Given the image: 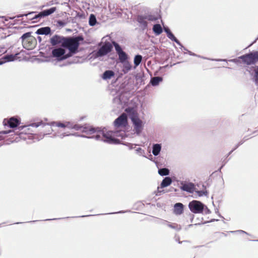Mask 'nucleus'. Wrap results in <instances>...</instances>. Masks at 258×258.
Wrapping results in <instances>:
<instances>
[{
  "label": "nucleus",
  "instance_id": "nucleus-31",
  "mask_svg": "<svg viewBox=\"0 0 258 258\" xmlns=\"http://www.w3.org/2000/svg\"><path fill=\"white\" fill-rule=\"evenodd\" d=\"M142 56L140 54L135 55L134 59V63L135 65V68L138 67L141 62L142 60Z\"/></svg>",
  "mask_w": 258,
  "mask_h": 258
},
{
  "label": "nucleus",
  "instance_id": "nucleus-35",
  "mask_svg": "<svg viewBox=\"0 0 258 258\" xmlns=\"http://www.w3.org/2000/svg\"><path fill=\"white\" fill-rule=\"evenodd\" d=\"M168 227L172 229H175L177 231H179L181 229V227L180 225H178L176 223H171L170 222H169V224H168Z\"/></svg>",
  "mask_w": 258,
  "mask_h": 258
},
{
  "label": "nucleus",
  "instance_id": "nucleus-49",
  "mask_svg": "<svg viewBox=\"0 0 258 258\" xmlns=\"http://www.w3.org/2000/svg\"><path fill=\"white\" fill-rule=\"evenodd\" d=\"M228 61L234 62L235 63H238L240 62L239 60L237 59V58H234V59H230Z\"/></svg>",
  "mask_w": 258,
  "mask_h": 258
},
{
  "label": "nucleus",
  "instance_id": "nucleus-59",
  "mask_svg": "<svg viewBox=\"0 0 258 258\" xmlns=\"http://www.w3.org/2000/svg\"><path fill=\"white\" fill-rule=\"evenodd\" d=\"M57 219H57V218H53V219H46V220H45V221L55 220H57ZM58 219H60V218H59Z\"/></svg>",
  "mask_w": 258,
  "mask_h": 258
},
{
  "label": "nucleus",
  "instance_id": "nucleus-22",
  "mask_svg": "<svg viewBox=\"0 0 258 258\" xmlns=\"http://www.w3.org/2000/svg\"><path fill=\"white\" fill-rule=\"evenodd\" d=\"M121 63L122 64V71L124 74H127L131 70L132 66L128 61H126Z\"/></svg>",
  "mask_w": 258,
  "mask_h": 258
},
{
  "label": "nucleus",
  "instance_id": "nucleus-28",
  "mask_svg": "<svg viewBox=\"0 0 258 258\" xmlns=\"http://www.w3.org/2000/svg\"><path fill=\"white\" fill-rule=\"evenodd\" d=\"M187 53L191 56H198L199 57H201V58H203L204 59H207V58H206V57H202L200 55H197L189 50L188 51ZM208 59H209V60H211L212 61H227V60L226 59H210V58H208Z\"/></svg>",
  "mask_w": 258,
  "mask_h": 258
},
{
  "label": "nucleus",
  "instance_id": "nucleus-34",
  "mask_svg": "<svg viewBox=\"0 0 258 258\" xmlns=\"http://www.w3.org/2000/svg\"><path fill=\"white\" fill-rule=\"evenodd\" d=\"M97 23L96 16L94 14H91L89 19V24L91 26H94Z\"/></svg>",
  "mask_w": 258,
  "mask_h": 258
},
{
  "label": "nucleus",
  "instance_id": "nucleus-5",
  "mask_svg": "<svg viewBox=\"0 0 258 258\" xmlns=\"http://www.w3.org/2000/svg\"><path fill=\"white\" fill-rule=\"evenodd\" d=\"M81 129L80 130L82 133H85L87 135H92L93 134H96L95 135H93L92 136H87L86 135H78L80 137L85 138L88 139H94L97 141H99L101 139V136L99 134L100 131V127H93V126L90 125H81Z\"/></svg>",
  "mask_w": 258,
  "mask_h": 258
},
{
  "label": "nucleus",
  "instance_id": "nucleus-9",
  "mask_svg": "<svg viewBox=\"0 0 258 258\" xmlns=\"http://www.w3.org/2000/svg\"><path fill=\"white\" fill-rule=\"evenodd\" d=\"M205 207L206 206L202 202L196 200L192 201L188 204V208L190 211L195 214L202 213L204 211Z\"/></svg>",
  "mask_w": 258,
  "mask_h": 258
},
{
  "label": "nucleus",
  "instance_id": "nucleus-4",
  "mask_svg": "<svg viewBox=\"0 0 258 258\" xmlns=\"http://www.w3.org/2000/svg\"><path fill=\"white\" fill-rule=\"evenodd\" d=\"M125 111L130 115L134 127L135 133L137 135L140 134L143 130L142 121L139 118L137 112L132 108L128 107Z\"/></svg>",
  "mask_w": 258,
  "mask_h": 258
},
{
  "label": "nucleus",
  "instance_id": "nucleus-63",
  "mask_svg": "<svg viewBox=\"0 0 258 258\" xmlns=\"http://www.w3.org/2000/svg\"><path fill=\"white\" fill-rule=\"evenodd\" d=\"M194 225L193 224H189L188 225V227L189 228V227H191L193 226Z\"/></svg>",
  "mask_w": 258,
  "mask_h": 258
},
{
  "label": "nucleus",
  "instance_id": "nucleus-7",
  "mask_svg": "<svg viewBox=\"0 0 258 258\" xmlns=\"http://www.w3.org/2000/svg\"><path fill=\"white\" fill-rule=\"evenodd\" d=\"M247 65L254 64L258 61V51L251 52L239 57Z\"/></svg>",
  "mask_w": 258,
  "mask_h": 258
},
{
  "label": "nucleus",
  "instance_id": "nucleus-48",
  "mask_svg": "<svg viewBox=\"0 0 258 258\" xmlns=\"http://www.w3.org/2000/svg\"><path fill=\"white\" fill-rule=\"evenodd\" d=\"M160 223L163 225H167L168 226V224H169V222L164 220H161Z\"/></svg>",
  "mask_w": 258,
  "mask_h": 258
},
{
  "label": "nucleus",
  "instance_id": "nucleus-57",
  "mask_svg": "<svg viewBox=\"0 0 258 258\" xmlns=\"http://www.w3.org/2000/svg\"><path fill=\"white\" fill-rule=\"evenodd\" d=\"M194 215L191 214L190 215V221L191 222H192V221L194 220Z\"/></svg>",
  "mask_w": 258,
  "mask_h": 258
},
{
  "label": "nucleus",
  "instance_id": "nucleus-39",
  "mask_svg": "<svg viewBox=\"0 0 258 258\" xmlns=\"http://www.w3.org/2000/svg\"><path fill=\"white\" fill-rule=\"evenodd\" d=\"M136 152L137 154L140 156H142L144 157H146V156L145 155V151L144 150L142 149L141 148H138L136 150Z\"/></svg>",
  "mask_w": 258,
  "mask_h": 258
},
{
  "label": "nucleus",
  "instance_id": "nucleus-1",
  "mask_svg": "<svg viewBox=\"0 0 258 258\" xmlns=\"http://www.w3.org/2000/svg\"><path fill=\"white\" fill-rule=\"evenodd\" d=\"M99 134L101 136L100 140L109 144L114 145L120 144V141L115 137H120L121 139H123L126 136L124 131H108L105 133L101 128L100 129Z\"/></svg>",
  "mask_w": 258,
  "mask_h": 258
},
{
  "label": "nucleus",
  "instance_id": "nucleus-6",
  "mask_svg": "<svg viewBox=\"0 0 258 258\" xmlns=\"http://www.w3.org/2000/svg\"><path fill=\"white\" fill-rule=\"evenodd\" d=\"M31 34V32L25 33L20 38L23 47L28 50L33 49L36 44V40Z\"/></svg>",
  "mask_w": 258,
  "mask_h": 258
},
{
  "label": "nucleus",
  "instance_id": "nucleus-21",
  "mask_svg": "<svg viewBox=\"0 0 258 258\" xmlns=\"http://www.w3.org/2000/svg\"><path fill=\"white\" fill-rule=\"evenodd\" d=\"M66 127L74 129L76 131H79L81 129V125L73 122L68 121L66 122Z\"/></svg>",
  "mask_w": 258,
  "mask_h": 258
},
{
  "label": "nucleus",
  "instance_id": "nucleus-8",
  "mask_svg": "<svg viewBox=\"0 0 258 258\" xmlns=\"http://www.w3.org/2000/svg\"><path fill=\"white\" fill-rule=\"evenodd\" d=\"M52 55L58 61L66 59L71 56L69 52L66 53V50L62 46L53 49L52 50Z\"/></svg>",
  "mask_w": 258,
  "mask_h": 258
},
{
  "label": "nucleus",
  "instance_id": "nucleus-38",
  "mask_svg": "<svg viewBox=\"0 0 258 258\" xmlns=\"http://www.w3.org/2000/svg\"><path fill=\"white\" fill-rule=\"evenodd\" d=\"M253 81L255 85H258V66L254 70V76L253 78Z\"/></svg>",
  "mask_w": 258,
  "mask_h": 258
},
{
  "label": "nucleus",
  "instance_id": "nucleus-18",
  "mask_svg": "<svg viewBox=\"0 0 258 258\" xmlns=\"http://www.w3.org/2000/svg\"><path fill=\"white\" fill-rule=\"evenodd\" d=\"M183 205L181 203H177L174 206L173 212L175 215H181L183 212Z\"/></svg>",
  "mask_w": 258,
  "mask_h": 258
},
{
  "label": "nucleus",
  "instance_id": "nucleus-12",
  "mask_svg": "<svg viewBox=\"0 0 258 258\" xmlns=\"http://www.w3.org/2000/svg\"><path fill=\"white\" fill-rule=\"evenodd\" d=\"M127 116L125 113H122L114 121V125L115 127L125 126L127 124Z\"/></svg>",
  "mask_w": 258,
  "mask_h": 258
},
{
  "label": "nucleus",
  "instance_id": "nucleus-40",
  "mask_svg": "<svg viewBox=\"0 0 258 258\" xmlns=\"http://www.w3.org/2000/svg\"><path fill=\"white\" fill-rule=\"evenodd\" d=\"M54 124L58 127H66V123H61L60 122H52L50 123L51 125H54Z\"/></svg>",
  "mask_w": 258,
  "mask_h": 258
},
{
  "label": "nucleus",
  "instance_id": "nucleus-19",
  "mask_svg": "<svg viewBox=\"0 0 258 258\" xmlns=\"http://www.w3.org/2000/svg\"><path fill=\"white\" fill-rule=\"evenodd\" d=\"M33 14H35V15L33 17L29 18V19L30 20H37L38 18H43V16H41L40 15V12H39L37 14H36L35 12H29L28 13L24 14H20V15H18L17 16V18H21V17H22L23 16H31L32 15H33Z\"/></svg>",
  "mask_w": 258,
  "mask_h": 258
},
{
  "label": "nucleus",
  "instance_id": "nucleus-23",
  "mask_svg": "<svg viewBox=\"0 0 258 258\" xmlns=\"http://www.w3.org/2000/svg\"><path fill=\"white\" fill-rule=\"evenodd\" d=\"M56 10L55 7H52L50 9L43 10L40 12V15L43 16V18L49 16L53 13Z\"/></svg>",
  "mask_w": 258,
  "mask_h": 258
},
{
  "label": "nucleus",
  "instance_id": "nucleus-54",
  "mask_svg": "<svg viewBox=\"0 0 258 258\" xmlns=\"http://www.w3.org/2000/svg\"><path fill=\"white\" fill-rule=\"evenodd\" d=\"M78 62H79V58L78 57L75 58L74 59L71 61V63H78Z\"/></svg>",
  "mask_w": 258,
  "mask_h": 258
},
{
  "label": "nucleus",
  "instance_id": "nucleus-46",
  "mask_svg": "<svg viewBox=\"0 0 258 258\" xmlns=\"http://www.w3.org/2000/svg\"><path fill=\"white\" fill-rule=\"evenodd\" d=\"M58 0H52L51 1H50L46 5V6H49L53 4H58V2H57Z\"/></svg>",
  "mask_w": 258,
  "mask_h": 258
},
{
  "label": "nucleus",
  "instance_id": "nucleus-11",
  "mask_svg": "<svg viewBox=\"0 0 258 258\" xmlns=\"http://www.w3.org/2000/svg\"><path fill=\"white\" fill-rule=\"evenodd\" d=\"M20 123V120L15 117H12L9 119L5 118L3 120L4 125H8L10 128L16 127Z\"/></svg>",
  "mask_w": 258,
  "mask_h": 258
},
{
  "label": "nucleus",
  "instance_id": "nucleus-53",
  "mask_svg": "<svg viewBox=\"0 0 258 258\" xmlns=\"http://www.w3.org/2000/svg\"><path fill=\"white\" fill-rule=\"evenodd\" d=\"M215 213L217 214H218L219 216L220 217H222V218H223L221 215L219 213V209L216 208L215 209Z\"/></svg>",
  "mask_w": 258,
  "mask_h": 258
},
{
  "label": "nucleus",
  "instance_id": "nucleus-2",
  "mask_svg": "<svg viewBox=\"0 0 258 258\" xmlns=\"http://www.w3.org/2000/svg\"><path fill=\"white\" fill-rule=\"evenodd\" d=\"M84 40V37L82 35H78L74 37H64L63 41L62 47L68 49L69 53L72 56L73 54L78 52L80 42Z\"/></svg>",
  "mask_w": 258,
  "mask_h": 258
},
{
  "label": "nucleus",
  "instance_id": "nucleus-55",
  "mask_svg": "<svg viewBox=\"0 0 258 258\" xmlns=\"http://www.w3.org/2000/svg\"><path fill=\"white\" fill-rule=\"evenodd\" d=\"M127 211H120L117 212H113L109 213L110 214H118V213H124L125 212H126Z\"/></svg>",
  "mask_w": 258,
  "mask_h": 258
},
{
  "label": "nucleus",
  "instance_id": "nucleus-13",
  "mask_svg": "<svg viewBox=\"0 0 258 258\" xmlns=\"http://www.w3.org/2000/svg\"><path fill=\"white\" fill-rule=\"evenodd\" d=\"M114 95L112 101L115 105H122L126 102V100L124 99V94L122 92H116L115 95Z\"/></svg>",
  "mask_w": 258,
  "mask_h": 258
},
{
  "label": "nucleus",
  "instance_id": "nucleus-30",
  "mask_svg": "<svg viewBox=\"0 0 258 258\" xmlns=\"http://www.w3.org/2000/svg\"><path fill=\"white\" fill-rule=\"evenodd\" d=\"M117 54L118 55L119 60L121 63L127 61L128 56L124 51L120 52Z\"/></svg>",
  "mask_w": 258,
  "mask_h": 258
},
{
  "label": "nucleus",
  "instance_id": "nucleus-27",
  "mask_svg": "<svg viewBox=\"0 0 258 258\" xmlns=\"http://www.w3.org/2000/svg\"><path fill=\"white\" fill-rule=\"evenodd\" d=\"M153 31L156 35H160L163 31L161 26L159 24L154 25Z\"/></svg>",
  "mask_w": 258,
  "mask_h": 258
},
{
  "label": "nucleus",
  "instance_id": "nucleus-17",
  "mask_svg": "<svg viewBox=\"0 0 258 258\" xmlns=\"http://www.w3.org/2000/svg\"><path fill=\"white\" fill-rule=\"evenodd\" d=\"M164 31L166 33L167 37L175 42L178 45H181L180 41L174 36L168 27H164Z\"/></svg>",
  "mask_w": 258,
  "mask_h": 258
},
{
  "label": "nucleus",
  "instance_id": "nucleus-62",
  "mask_svg": "<svg viewBox=\"0 0 258 258\" xmlns=\"http://www.w3.org/2000/svg\"><path fill=\"white\" fill-rule=\"evenodd\" d=\"M175 240H176V241H178V242L179 243H181V242H182L180 241V240H179V238H176V239H175Z\"/></svg>",
  "mask_w": 258,
  "mask_h": 258
},
{
  "label": "nucleus",
  "instance_id": "nucleus-26",
  "mask_svg": "<svg viewBox=\"0 0 258 258\" xmlns=\"http://www.w3.org/2000/svg\"><path fill=\"white\" fill-rule=\"evenodd\" d=\"M114 72L112 70H107L104 72L102 75V79L103 80H108L111 79L114 76Z\"/></svg>",
  "mask_w": 258,
  "mask_h": 258
},
{
  "label": "nucleus",
  "instance_id": "nucleus-44",
  "mask_svg": "<svg viewBox=\"0 0 258 258\" xmlns=\"http://www.w3.org/2000/svg\"><path fill=\"white\" fill-rule=\"evenodd\" d=\"M67 24V23L64 21L61 20H57L56 21V25L57 27H63Z\"/></svg>",
  "mask_w": 258,
  "mask_h": 258
},
{
  "label": "nucleus",
  "instance_id": "nucleus-25",
  "mask_svg": "<svg viewBox=\"0 0 258 258\" xmlns=\"http://www.w3.org/2000/svg\"><path fill=\"white\" fill-rule=\"evenodd\" d=\"M161 145L159 144H155L152 147V153L155 156H158L161 151Z\"/></svg>",
  "mask_w": 258,
  "mask_h": 258
},
{
  "label": "nucleus",
  "instance_id": "nucleus-51",
  "mask_svg": "<svg viewBox=\"0 0 258 258\" xmlns=\"http://www.w3.org/2000/svg\"><path fill=\"white\" fill-rule=\"evenodd\" d=\"M228 160H226V159H224L223 161V164L220 167L219 169V171H221V169L223 167V166L226 164V163L227 162Z\"/></svg>",
  "mask_w": 258,
  "mask_h": 258
},
{
  "label": "nucleus",
  "instance_id": "nucleus-37",
  "mask_svg": "<svg viewBox=\"0 0 258 258\" xmlns=\"http://www.w3.org/2000/svg\"><path fill=\"white\" fill-rule=\"evenodd\" d=\"M113 44L114 46V48H115V49L116 51V53L117 54L119 53L120 52H121L122 51H123L121 47V46H120V45L119 44H118L117 43L115 42H113Z\"/></svg>",
  "mask_w": 258,
  "mask_h": 258
},
{
  "label": "nucleus",
  "instance_id": "nucleus-20",
  "mask_svg": "<svg viewBox=\"0 0 258 258\" xmlns=\"http://www.w3.org/2000/svg\"><path fill=\"white\" fill-rule=\"evenodd\" d=\"M51 29L49 27H44L39 28L36 32L38 35H47L51 34Z\"/></svg>",
  "mask_w": 258,
  "mask_h": 258
},
{
  "label": "nucleus",
  "instance_id": "nucleus-14",
  "mask_svg": "<svg viewBox=\"0 0 258 258\" xmlns=\"http://www.w3.org/2000/svg\"><path fill=\"white\" fill-rule=\"evenodd\" d=\"M172 183V179L171 177L169 176L165 177L163 180L162 181L160 187H158L157 189V194H156L157 196H160V193L162 192L163 190H161L160 189L166 187L171 184Z\"/></svg>",
  "mask_w": 258,
  "mask_h": 258
},
{
  "label": "nucleus",
  "instance_id": "nucleus-58",
  "mask_svg": "<svg viewBox=\"0 0 258 258\" xmlns=\"http://www.w3.org/2000/svg\"><path fill=\"white\" fill-rule=\"evenodd\" d=\"M78 135H80L79 134H78V133L71 134V136H75L79 137Z\"/></svg>",
  "mask_w": 258,
  "mask_h": 258
},
{
  "label": "nucleus",
  "instance_id": "nucleus-16",
  "mask_svg": "<svg viewBox=\"0 0 258 258\" xmlns=\"http://www.w3.org/2000/svg\"><path fill=\"white\" fill-rule=\"evenodd\" d=\"M64 37L62 36L58 35H55L53 36L50 39V43L52 45L55 46L56 45L61 44V46H62L63 41L64 39Z\"/></svg>",
  "mask_w": 258,
  "mask_h": 258
},
{
  "label": "nucleus",
  "instance_id": "nucleus-61",
  "mask_svg": "<svg viewBox=\"0 0 258 258\" xmlns=\"http://www.w3.org/2000/svg\"><path fill=\"white\" fill-rule=\"evenodd\" d=\"M93 216V215H84V216H80L79 217H89V216Z\"/></svg>",
  "mask_w": 258,
  "mask_h": 258
},
{
  "label": "nucleus",
  "instance_id": "nucleus-56",
  "mask_svg": "<svg viewBox=\"0 0 258 258\" xmlns=\"http://www.w3.org/2000/svg\"><path fill=\"white\" fill-rule=\"evenodd\" d=\"M180 46L181 49H183V50L187 51L188 52V50H187L185 47H184L182 44L181 45H179Z\"/></svg>",
  "mask_w": 258,
  "mask_h": 258
},
{
  "label": "nucleus",
  "instance_id": "nucleus-47",
  "mask_svg": "<svg viewBox=\"0 0 258 258\" xmlns=\"http://www.w3.org/2000/svg\"><path fill=\"white\" fill-rule=\"evenodd\" d=\"M231 233H245L247 235H248V233H247L246 232L243 231V230H236V231H230Z\"/></svg>",
  "mask_w": 258,
  "mask_h": 258
},
{
  "label": "nucleus",
  "instance_id": "nucleus-10",
  "mask_svg": "<svg viewBox=\"0 0 258 258\" xmlns=\"http://www.w3.org/2000/svg\"><path fill=\"white\" fill-rule=\"evenodd\" d=\"M112 46L109 42L105 43L96 53L97 57L103 56L111 52Z\"/></svg>",
  "mask_w": 258,
  "mask_h": 258
},
{
  "label": "nucleus",
  "instance_id": "nucleus-41",
  "mask_svg": "<svg viewBox=\"0 0 258 258\" xmlns=\"http://www.w3.org/2000/svg\"><path fill=\"white\" fill-rule=\"evenodd\" d=\"M41 125H45V124L43 123L42 122V121H40V122H38L32 123L30 124L29 125H28L27 126H32V127L36 128V127H38V126H40Z\"/></svg>",
  "mask_w": 258,
  "mask_h": 258
},
{
  "label": "nucleus",
  "instance_id": "nucleus-60",
  "mask_svg": "<svg viewBox=\"0 0 258 258\" xmlns=\"http://www.w3.org/2000/svg\"><path fill=\"white\" fill-rule=\"evenodd\" d=\"M37 39H38V40L39 41V42H41L42 39H41V37L40 36H38L37 37Z\"/></svg>",
  "mask_w": 258,
  "mask_h": 258
},
{
  "label": "nucleus",
  "instance_id": "nucleus-50",
  "mask_svg": "<svg viewBox=\"0 0 258 258\" xmlns=\"http://www.w3.org/2000/svg\"><path fill=\"white\" fill-rule=\"evenodd\" d=\"M204 210L205 213L206 214H209L211 213L210 210L207 208V206L205 207Z\"/></svg>",
  "mask_w": 258,
  "mask_h": 258
},
{
  "label": "nucleus",
  "instance_id": "nucleus-33",
  "mask_svg": "<svg viewBox=\"0 0 258 258\" xmlns=\"http://www.w3.org/2000/svg\"><path fill=\"white\" fill-rule=\"evenodd\" d=\"M170 171L168 168H162L158 169V173L161 176H167L169 174Z\"/></svg>",
  "mask_w": 258,
  "mask_h": 258
},
{
  "label": "nucleus",
  "instance_id": "nucleus-64",
  "mask_svg": "<svg viewBox=\"0 0 258 258\" xmlns=\"http://www.w3.org/2000/svg\"><path fill=\"white\" fill-rule=\"evenodd\" d=\"M218 221V220L212 219V220H211L210 221H211V222H213V221Z\"/></svg>",
  "mask_w": 258,
  "mask_h": 258
},
{
  "label": "nucleus",
  "instance_id": "nucleus-15",
  "mask_svg": "<svg viewBox=\"0 0 258 258\" xmlns=\"http://www.w3.org/2000/svg\"><path fill=\"white\" fill-rule=\"evenodd\" d=\"M181 184L180 189L182 190L189 193H192L194 192L195 190V185L193 183H183V182H181Z\"/></svg>",
  "mask_w": 258,
  "mask_h": 258
},
{
  "label": "nucleus",
  "instance_id": "nucleus-52",
  "mask_svg": "<svg viewBox=\"0 0 258 258\" xmlns=\"http://www.w3.org/2000/svg\"><path fill=\"white\" fill-rule=\"evenodd\" d=\"M69 136H71V134H67L66 133H62V134H60L59 135V137L61 138H63L64 137Z\"/></svg>",
  "mask_w": 258,
  "mask_h": 258
},
{
  "label": "nucleus",
  "instance_id": "nucleus-3",
  "mask_svg": "<svg viewBox=\"0 0 258 258\" xmlns=\"http://www.w3.org/2000/svg\"><path fill=\"white\" fill-rule=\"evenodd\" d=\"M158 18L149 13L138 14L136 20L138 23V26L142 31L148 30V22H155Z\"/></svg>",
  "mask_w": 258,
  "mask_h": 258
},
{
  "label": "nucleus",
  "instance_id": "nucleus-43",
  "mask_svg": "<svg viewBox=\"0 0 258 258\" xmlns=\"http://www.w3.org/2000/svg\"><path fill=\"white\" fill-rule=\"evenodd\" d=\"M11 132H12V131H11V130L4 131L0 132V141L3 140L4 139V137L3 136V135H6V134H9Z\"/></svg>",
  "mask_w": 258,
  "mask_h": 258
},
{
  "label": "nucleus",
  "instance_id": "nucleus-24",
  "mask_svg": "<svg viewBox=\"0 0 258 258\" xmlns=\"http://www.w3.org/2000/svg\"><path fill=\"white\" fill-rule=\"evenodd\" d=\"M163 81V78L162 77H152L150 80V84L153 86H158L160 82Z\"/></svg>",
  "mask_w": 258,
  "mask_h": 258
},
{
  "label": "nucleus",
  "instance_id": "nucleus-32",
  "mask_svg": "<svg viewBox=\"0 0 258 258\" xmlns=\"http://www.w3.org/2000/svg\"><path fill=\"white\" fill-rule=\"evenodd\" d=\"M248 139V138H247L246 137H244L243 139L241 141H240L237 144H236L235 147L228 154L227 157L229 155H230L234 150L238 148L239 146L243 144Z\"/></svg>",
  "mask_w": 258,
  "mask_h": 258
},
{
  "label": "nucleus",
  "instance_id": "nucleus-45",
  "mask_svg": "<svg viewBox=\"0 0 258 258\" xmlns=\"http://www.w3.org/2000/svg\"><path fill=\"white\" fill-rule=\"evenodd\" d=\"M197 193L199 196L201 197L204 195L206 196L208 192L206 190H199L197 191Z\"/></svg>",
  "mask_w": 258,
  "mask_h": 258
},
{
  "label": "nucleus",
  "instance_id": "nucleus-36",
  "mask_svg": "<svg viewBox=\"0 0 258 258\" xmlns=\"http://www.w3.org/2000/svg\"><path fill=\"white\" fill-rule=\"evenodd\" d=\"M146 158L149 159L150 160L154 162L156 165L157 167L159 168V162L158 160V158L153 157L151 154H150L148 157L146 156Z\"/></svg>",
  "mask_w": 258,
  "mask_h": 258
},
{
  "label": "nucleus",
  "instance_id": "nucleus-29",
  "mask_svg": "<svg viewBox=\"0 0 258 258\" xmlns=\"http://www.w3.org/2000/svg\"><path fill=\"white\" fill-rule=\"evenodd\" d=\"M19 53H16L15 54H7L4 56V59L5 60L6 62H10L14 61L16 59L17 55H18Z\"/></svg>",
  "mask_w": 258,
  "mask_h": 258
},
{
  "label": "nucleus",
  "instance_id": "nucleus-42",
  "mask_svg": "<svg viewBox=\"0 0 258 258\" xmlns=\"http://www.w3.org/2000/svg\"><path fill=\"white\" fill-rule=\"evenodd\" d=\"M120 144L128 147L130 150H132V149H134L136 146H138L137 144H133L130 143H121L120 142Z\"/></svg>",
  "mask_w": 258,
  "mask_h": 258
}]
</instances>
